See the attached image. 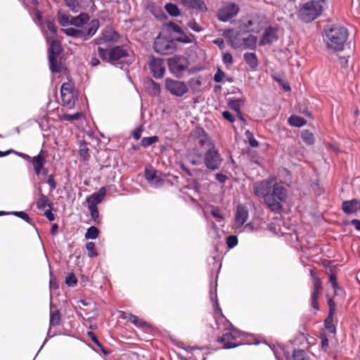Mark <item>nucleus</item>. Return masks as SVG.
Wrapping results in <instances>:
<instances>
[{
	"mask_svg": "<svg viewBox=\"0 0 360 360\" xmlns=\"http://www.w3.org/2000/svg\"><path fill=\"white\" fill-rule=\"evenodd\" d=\"M324 41L328 49L342 51L348 38L347 30L341 25H333L325 30Z\"/></svg>",
	"mask_w": 360,
	"mask_h": 360,
	"instance_id": "obj_1",
	"label": "nucleus"
},
{
	"mask_svg": "<svg viewBox=\"0 0 360 360\" xmlns=\"http://www.w3.org/2000/svg\"><path fill=\"white\" fill-rule=\"evenodd\" d=\"M327 1L328 0H311L307 2L299 11L300 18L305 22L313 21L327 8Z\"/></svg>",
	"mask_w": 360,
	"mask_h": 360,
	"instance_id": "obj_2",
	"label": "nucleus"
},
{
	"mask_svg": "<svg viewBox=\"0 0 360 360\" xmlns=\"http://www.w3.org/2000/svg\"><path fill=\"white\" fill-rule=\"evenodd\" d=\"M288 196V191L285 186L275 181L271 191L266 198V205L273 212H279L282 210V203Z\"/></svg>",
	"mask_w": 360,
	"mask_h": 360,
	"instance_id": "obj_3",
	"label": "nucleus"
},
{
	"mask_svg": "<svg viewBox=\"0 0 360 360\" xmlns=\"http://www.w3.org/2000/svg\"><path fill=\"white\" fill-rule=\"evenodd\" d=\"M42 30L49 44L48 51L50 68L53 73L62 72L64 70L63 65L60 63H57L56 60V57L59 55L61 51L60 43L57 37H50L44 28H42Z\"/></svg>",
	"mask_w": 360,
	"mask_h": 360,
	"instance_id": "obj_4",
	"label": "nucleus"
},
{
	"mask_svg": "<svg viewBox=\"0 0 360 360\" xmlns=\"http://www.w3.org/2000/svg\"><path fill=\"white\" fill-rule=\"evenodd\" d=\"M99 27V21L92 20L84 30L68 27L62 29L61 32L70 37L86 40L94 36Z\"/></svg>",
	"mask_w": 360,
	"mask_h": 360,
	"instance_id": "obj_5",
	"label": "nucleus"
},
{
	"mask_svg": "<svg viewBox=\"0 0 360 360\" xmlns=\"http://www.w3.org/2000/svg\"><path fill=\"white\" fill-rule=\"evenodd\" d=\"M266 25V19L257 15L246 16L240 20L239 29L246 32H259Z\"/></svg>",
	"mask_w": 360,
	"mask_h": 360,
	"instance_id": "obj_6",
	"label": "nucleus"
},
{
	"mask_svg": "<svg viewBox=\"0 0 360 360\" xmlns=\"http://www.w3.org/2000/svg\"><path fill=\"white\" fill-rule=\"evenodd\" d=\"M245 334L234 328L218 338L217 341L223 344V348L230 349L245 343Z\"/></svg>",
	"mask_w": 360,
	"mask_h": 360,
	"instance_id": "obj_7",
	"label": "nucleus"
},
{
	"mask_svg": "<svg viewBox=\"0 0 360 360\" xmlns=\"http://www.w3.org/2000/svg\"><path fill=\"white\" fill-rule=\"evenodd\" d=\"M60 96L63 106L68 109L74 108L77 97L75 90L74 83L72 81L64 82L62 84L60 88Z\"/></svg>",
	"mask_w": 360,
	"mask_h": 360,
	"instance_id": "obj_8",
	"label": "nucleus"
},
{
	"mask_svg": "<svg viewBox=\"0 0 360 360\" xmlns=\"http://www.w3.org/2000/svg\"><path fill=\"white\" fill-rule=\"evenodd\" d=\"M165 88L170 94L176 97H182L189 91L185 82L169 77L165 79Z\"/></svg>",
	"mask_w": 360,
	"mask_h": 360,
	"instance_id": "obj_9",
	"label": "nucleus"
},
{
	"mask_svg": "<svg viewBox=\"0 0 360 360\" xmlns=\"http://www.w3.org/2000/svg\"><path fill=\"white\" fill-rule=\"evenodd\" d=\"M99 56L104 60L115 64L120 60L127 57V52L120 46H116L110 49H103L101 47L98 49Z\"/></svg>",
	"mask_w": 360,
	"mask_h": 360,
	"instance_id": "obj_10",
	"label": "nucleus"
},
{
	"mask_svg": "<svg viewBox=\"0 0 360 360\" xmlns=\"http://www.w3.org/2000/svg\"><path fill=\"white\" fill-rule=\"evenodd\" d=\"M240 11L238 4L231 2H224L217 11V18L221 22H227L236 17Z\"/></svg>",
	"mask_w": 360,
	"mask_h": 360,
	"instance_id": "obj_11",
	"label": "nucleus"
},
{
	"mask_svg": "<svg viewBox=\"0 0 360 360\" xmlns=\"http://www.w3.org/2000/svg\"><path fill=\"white\" fill-rule=\"evenodd\" d=\"M169 70L176 77H181L189 65L188 60L184 56H175L168 60Z\"/></svg>",
	"mask_w": 360,
	"mask_h": 360,
	"instance_id": "obj_12",
	"label": "nucleus"
},
{
	"mask_svg": "<svg viewBox=\"0 0 360 360\" xmlns=\"http://www.w3.org/2000/svg\"><path fill=\"white\" fill-rule=\"evenodd\" d=\"M202 162L207 169L214 171L219 168L222 158L216 147H212L205 152Z\"/></svg>",
	"mask_w": 360,
	"mask_h": 360,
	"instance_id": "obj_13",
	"label": "nucleus"
},
{
	"mask_svg": "<svg viewBox=\"0 0 360 360\" xmlns=\"http://www.w3.org/2000/svg\"><path fill=\"white\" fill-rule=\"evenodd\" d=\"M154 49L160 54H170L175 51V43L168 37L160 34L155 39Z\"/></svg>",
	"mask_w": 360,
	"mask_h": 360,
	"instance_id": "obj_14",
	"label": "nucleus"
},
{
	"mask_svg": "<svg viewBox=\"0 0 360 360\" xmlns=\"http://www.w3.org/2000/svg\"><path fill=\"white\" fill-rule=\"evenodd\" d=\"M276 179L273 177L267 179L255 182L253 184V192L254 194L257 197H261L264 199L266 203V198L271 191L272 186Z\"/></svg>",
	"mask_w": 360,
	"mask_h": 360,
	"instance_id": "obj_15",
	"label": "nucleus"
},
{
	"mask_svg": "<svg viewBox=\"0 0 360 360\" xmlns=\"http://www.w3.org/2000/svg\"><path fill=\"white\" fill-rule=\"evenodd\" d=\"M46 153L43 150H41L37 155L32 158L31 162L37 175H46L48 174V169L44 167L46 162Z\"/></svg>",
	"mask_w": 360,
	"mask_h": 360,
	"instance_id": "obj_16",
	"label": "nucleus"
},
{
	"mask_svg": "<svg viewBox=\"0 0 360 360\" xmlns=\"http://www.w3.org/2000/svg\"><path fill=\"white\" fill-rule=\"evenodd\" d=\"M229 41L231 45L235 49L239 48L240 46H244L245 49H255L256 48L257 38L253 35H248L246 38H244L243 41H240L236 37H230Z\"/></svg>",
	"mask_w": 360,
	"mask_h": 360,
	"instance_id": "obj_17",
	"label": "nucleus"
},
{
	"mask_svg": "<svg viewBox=\"0 0 360 360\" xmlns=\"http://www.w3.org/2000/svg\"><path fill=\"white\" fill-rule=\"evenodd\" d=\"M151 73L155 78H162L165 72L164 61L161 58L151 57L149 62Z\"/></svg>",
	"mask_w": 360,
	"mask_h": 360,
	"instance_id": "obj_18",
	"label": "nucleus"
},
{
	"mask_svg": "<svg viewBox=\"0 0 360 360\" xmlns=\"http://www.w3.org/2000/svg\"><path fill=\"white\" fill-rule=\"evenodd\" d=\"M310 274L314 279V290L311 293V306L315 309H319L318 297L321 290V281L319 278L314 270L310 271Z\"/></svg>",
	"mask_w": 360,
	"mask_h": 360,
	"instance_id": "obj_19",
	"label": "nucleus"
},
{
	"mask_svg": "<svg viewBox=\"0 0 360 360\" xmlns=\"http://www.w3.org/2000/svg\"><path fill=\"white\" fill-rule=\"evenodd\" d=\"M277 39V29L273 27H268L259 42V45L264 46L270 44Z\"/></svg>",
	"mask_w": 360,
	"mask_h": 360,
	"instance_id": "obj_20",
	"label": "nucleus"
},
{
	"mask_svg": "<svg viewBox=\"0 0 360 360\" xmlns=\"http://www.w3.org/2000/svg\"><path fill=\"white\" fill-rule=\"evenodd\" d=\"M248 217V211L243 205L237 207L235 216V225L237 228L241 227L247 221Z\"/></svg>",
	"mask_w": 360,
	"mask_h": 360,
	"instance_id": "obj_21",
	"label": "nucleus"
},
{
	"mask_svg": "<svg viewBox=\"0 0 360 360\" xmlns=\"http://www.w3.org/2000/svg\"><path fill=\"white\" fill-rule=\"evenodd\" d=\"M342 209L347 214L356 213L360 210V200L356 199L345 200L342 203Z\"/></svg>",
	"mask_w": 360,
	"mask_h": 360,
	"instance_id": "obj_22",
	"label": "nucleus"
},
{
	"mask_svg": "<svg viewBox=\"0 0 360 360\" xmlns=\"http://www.w3.org/2000/svg\"><path fill=\"white\" fill-rule=\"evenodd\" d=\"M145 177L150 184L154 187L162 186L164 184V180L157 175V172L154 169H146Z\"/></svg>",
	"mask_w": 360,
	"mask_h": 360,
	"instance_id": "obj_23",
	"label": "nucleus"
},
{
	"mask_svg": "<svg viewBox=\"0 0 360 360\" xmlns=\"http://www.w3.org/2000/svg\"><path fill=\"white\" fill-rule=\"evenodd\" d=\"M106 191L104 187L101 188L98 192L94 193L87 198L88 207H96L98 204L101 202L104 196L105 195Z\"/></svg>",
	"mask_w": 360,
	"mask_h": 360,
	"instance_id": "obj_24",
	"label": "nucleus"
},
{
	"mask_svg": "<svg viewBox=\"0 0 360 360\" xmlns=\"http://www.w3.org/2000/svg\"><path fill=\"white\" fill-rule=\"evenodd\" d=\"M186 158L193 165H198L202 162V156L199 150L196 148H193L188 150L186 153Z\"/></svg>",
	"mask_w": 360,
	"mask_h": 360,
	"instance_id": "obj_25",
	"label": "nucleus"
},
{
	"mask_svg": "<svg viewBox=\"0 0 360 360\" xmlns=\"http://www.w3.org/2000/svg\"><path fill=\"white\" fill-rule=\"evenodd\" d=\"M181 4L191 10L205 11L207 9L203 0H181Z\"/></svg>",
	"mask_w": 360,
	"mask_h": 360,
	"instance_id": "obj_26",
	"label": "nucleus"
},
{
	"mask_svg": "<svg viewBox=\"0 0 360 360\" xmlns=\"http://www.w3.org/2000/svg\"><path fill=\"white\" fill-rule=\"evenodd\" d=\"M89 20V16L86 13H81L77 17H72L70 25L77 27H82Z\"/></svg>",
	"mask_w": 360,
	"mask_h": 360,
	"instance_id": "obj_27",
	"label": "nucleus"
},
{
	"mask_svg": "<svg viewBox=\"0 0 360 360\" xmlns=\"http://www.w3.org/2000/svg\"><path fill=\"white\" fill-rule=\"evenodd\" d=\"M288 123L291 126L296 127H300L305 125L307 122L302 117H300L297 115H291L288 118Z\"/></svg>",
	"mask_w": 360,
	"mask_h": 360,
	"instance_id": "obj_28",
	"label": "nucleus"
},
{
	"mask_svg": "<svg viewBox=\"0 0 360 360\" xmlns=\"http://www.w3.org/2000/svg\"><path fill=\"white\" fill-rule=\"evenodd\" d=\"M244 59L251 68H255L258 65L257 58L254 53H245Z\"/></svg>",
	"mask_w": 360,
	"mask_h": 360,
	"instance_id": "obj_29",
	"label": "nucleus"
},
{
	"mask_svg": "<svg viewBox=\"0 0 360 360\" xmlns=\"http://www.w3.org/2000/svg\"><path fill=\"white\" fill-rule=\"evenodd\" d=\"M198 143L202 146H206L208 149L212 148V147H215L211 139L205 134L204 131L203 134L199 136Z\"/></svg>",
	"mask_w": 360,
	"mask_h": 360,
	"instance_id": "obj_30",
	"label": "nucleus"
},
{
	"mask_svg": "<svg viewBox=\"0 0 360 360\" xmlns=\"http://www.w3.org/2000/svg\"><path fill=\"white\" fill-rule=\"evenodd\" d=\"M201 84L202 82L200 77H193L188 80V84L187 85L193 92H196L199 90Z\"/></svg>",
	"mask_w": 360,
	"mask_h": 360,
	"instance_id": "obj_31",
	"label": "nucleus"
},
{
	"mask_svg": "<svg viewBox=\"0 0 360 360\" xmlns=\"http://www.w3.org/2000/svg\"><path fill=\"white\" fill-rule=\"evenodd\" d=\"M301 137L303 141L307 145H313L314 143L315 139L314 134L308 130L302 131Z\"/></svg>",
	"mask_w": 360,
	"mask_h": 360,
	"instance_id": "obj_32",
	"label": "nucleus"
},
{
	"mask_svg": "<svg viewBox=\"0 0 360 360\" xmlns=\"http://www.w3.org/2000/svg\"><path fill=\"white\" fill-rule=\"evenodd\" d=\"M165 10L172 16L176 17L180 15V10L178 6L174 4H167L165 5Z\"/></svg>",
	"mask_w": 360,
	"mask_h": 360,
	"instance_id": "obj_33",
	"label": "nucleus"
},
{
	"mask_svg": "<svg viewBox=\"0 0 360 360\" xmlns=\"http://www.w3.org/2000/svg\"><path fill=\"white\" fill-rule=\"evenodd\" d=\"M60 315L58 310L51 311L50 314V326H56L60 324Z\"/></svg>",
	"mask_w": 360,
	"mask_h": 360,
	"instance_id": "obj_34",
	"label": "nucleus"
},
{
	"mask_svg": "<svg viewBox=\"0 0 360 360\" xmlns=\"http://www.w3.org/2000/svg\"><path fill=\"white\" fill-rule=\"evenodd\" d=\"M159 141V138L157 136H153L150 137H143L141 141V144L144 148L149 147L153 143H157Z\"/></svg>",
	"mask_w": 360,
	"mask_h": 360,
	"instance_id": "obj_35",
	"label": "nucleus"
},
{
	"mask_svg": "<svg viewBox=\"0 0 360 360\" xmlns=\"http://www.w3.org/2000/svg\"><path fill=\"white\" fill-rule=\"evenodd\" d=\"M82 115H82V112H76V113L72 114V115L63 114V115L60 116V119L61 120H66V121L72 122L74 120H77L82 118Z\"/></svg>",
	"mask_w": 360,
	"mask_h": 360,
	"instance_id": "obj_36",
	"label": "nucleus"
},
{
	"mask_svg": "<svg viewBox=\"0 0 360 360\" xmlns=\"http://www.w3.org/2000/svg\"><path fill=\"white\" fill-rule=\"evenodd\" d=\"M99 231L96 226L89 227L86 233L85 238L86 239H96L98 236Z\"/></svg>",
	"mask_w": 360,
	"mask_h": 360,
	"instance_id": "obj_37",
	"label": "nucleus"
},
{
	"mask_svg": "<svg viewBox=\"0 0 360 360\" xmlns=\"http://www.w3.org/2000/svg\"><path fill=\"white\" fill-rule=\"evenodd\" d=\"M181 34V35L176 39L179 42H182L184 44H190L195 41V37L193 34L187 35L183 32Z\"/></svg>",
	"mask_w": 360,
	"mask_h": 360,
	"instance_id": "obj_38",
	"label": "nucleus"
},
{
	"mask_svg": "<svg viewBox=\"0 0 360 360\" xmlns=\"http://www.w3.org/2000/svg\"><path fill=\"white\" fill-rule=\"evenodd\" d=\"M210 298L213 302L214 304V309L216 312L219 313V314H221V309H220L218 303V300L217 299V295H216V287L214 288V292L212 290L210 291Z\"/></svg>",
	"mask_w": 360,
	"mask_h": 360,
	"instance_id": "obj_39",
	"label": "nucleus"
},
{
	"mask_svg": "<svg viewBox=\"0 0 360 360\" xmlns=\"http://www.w3.org/2000/svg\"><path fill=\"white\" fill-rule=\"evenodd\" d=\"M71 19L69 17L62 13H59L58 15V21L63 27H66L70 25Z\"/></svg>",
	"mask_w": 360,
	"mask_h": 360,
	"instance_id": "obj_40",
	"label": "nucleus"
},
{
	"mask_svg": "<svg viewBox=\"0 0 360 360\" xmlns=\"http://www.w3.org/2000/svg\"><path fill=\"white\" fill-rule=\"evenodd\" d=\"M48 201V198L45 195L40 193L39 198L37 202V207L39 210H44L46 207Z\"/></svg>",
	"mask_w": 360,
	"mask_h": 360,
	"instance_id": "obj_41",
	"label": "nucleus"
},
{
	"mask_svg": "<svg viewBox=\"0 0 360 360\" xmlns=\"http://www.w3.org/2000/svg\"><path fill=\"white\" fill-rule=\"evenodd\" d=\"M86 248L88 251V255L90 257H94L97 256V252L96 250L95 243L93 242H89L86 245Z\"/></svg>",
	"mask_w": 360,
	"mask_h": 360,
	"instance_id": "obj_42",
	"label": "nucleus"
},
{
	"mask_svg": "<svg viewBox=\"0 0 360 360\" xmlns=\"http://www.w3.org/2000/svg\"><path fill=\"white\" fill-rule=\"evenodd\" d=\"M294 360H309L304 350H295L293 353Z\"/></svg>",
	"mask_w": 360,
	"mask_h": 360,
	"instance_id": "obj_43",
	"label": "nucleus"
},
{
	"mask_svg": "<svg viewBox=\"0 0 360 360\" xmlns=\"http://www.w3.org/2000/svg\"><path fill=\"white\" fill-rule=\"evenodd\" d=\"M245 135L250 146L254 148L258 146L259 143L255 139L252 132H250V131H246Z\"/></svg>",
	"mask_w": 360,
	"mask_h": 360,
	"instance_id": "obj_44",
	"label": "nucleus"
},
{
	"mask_svg": "<svg viewBox=\"0 0 360 360\" xmlns=\"http://www.w3.org/2000/svg\"><path fill=\"white\" fill-rule=\"evenodd\" d=\"M211 214L218 222L223 221L224 217L218 207H213L211 210Z\"/></svg>",
	"mask_w": 360,
	"mask_h": 360,
	"instance_id": "obj_45",
	"label": "nucleus"
},
{
	"mask_svg": "<svg viewBox=\"0 0 360 360\" xmlns=\"http://www.w3.org/2000/svg\"><path fill=\"white\" fill-rule=\"evenodd\" d=\"M129 321L136 326H143L146 325V323L142 319H139L138 316L135 315H130L129 317Z\"/></svg>",
	"mask_w": 360,
	"mask_h": 360,
	"instance_id": "obj_46",
	"label": "nucleus"
},
{
	"mask_svg": "<svg viewBox=\"0 0 360 360\" xmlns=\"http://www.w3.org/2000/svg\"><path fill=\"white\" fill-rule=\"evenodd\" d=\"M67 6L75 12H77L79 8V3L77 0H64Z\"/></svg>",
	"mask_w": 360,
	"mask_h": 360,
	"instance_id": "obj_47",
	"label": "nucleus"
},
{
	"mask_svg": "<svg viewBox=\"0 0 360 360\" xmlns=\"http://www.w3.org/2000/svg\"><path fill=\"white\" fill-rule=\"evenodd\" d=\"M46 25L47 29L50 32V34H49L50 37H57L56 36V27L54 25L53 22L51 20H48L46 22Z\"/></svg>",
	"mask_w": 360,
	"mask_h": 360,
	"instance_id": "obj_48",
	"label": "nucleus"
},
{
	"mask_svg": "<svg viewBox=\"0 0 360 360\" xmlns=\"http://www.w3.org/2000/svg\"><path fill=\"white\" fill-rule=\"evenodd\" d=\"M79 153L84 160H87L89 158V148L86 144H82L80 146Z\"/></svg>",
	"mask_w": 360,
	"mask_h": 360,
	"instance_id": "obj_49",
	"label": "nucleus"
},
{
	"mask_svg": "<svg viewBox=\"0 0 360 360\" xmlns=\"http://www.w3.org/2000/svg\"><path fill=\"white\" fill-rule=\"evenodd\" d=\"M229 107L236 111L238 113L240 112V106H241V101L240 100H233L231 101L229 103Z\"/></svg>",
	"mask_w": 360,
	"mask_h": 360,
	"instance_id": "obj_50",
	"label": "nucleus"
},
{
	"mask_svg": "<svg viewBox=\"0 0 360 360\" xmlns=\"http://www.w3.org/2000/svg\"><path fill=\"white\" fill-rule=\"evenodd\" d=\"M77 278L73 274H69L65 279V283L68 286H73L77 284Z\"/></svg>",
	"mask_w": 360,
	"mask_h": 360,
	"instance_id": "obj_51",
	"label": "nucleus"
},
{
	"mask_svg": "<svg viewBox=\"0 0 360 360\" xmlns=\"http://www.w3.org/2000/svg\"><path fill=\"white\" fill-rule=\"evenodd\" d=\"M238 243V240L235 236H229L226 239V244L229 248H234Z\"/></svg>",
	"mask_w": 360,
	"mask_h": 360,
	"instance_id": "obj_52",
	"label": "nucleus"
},
{
	"mask_svg": "<svg viewBox=\"0 0 360 360\" xmlns=\"http://www.w3.org/2000/svg\"><path fill=\"white\" fill-rule=\"evenodd\" d=\"M187 26L192 30L197 32H200L202 30V27L195 20L190 21Z\"/></svg>",
	"mask_w": 360,
	"mask_h": 360,
	"instance_id": "obj_53",
	"label": "nucleus"
},
{
	"mask_svg": "<svg viewBox=\"0 0 360 360\" xmlns=\"http://www.w3.org/2000/svg\"><path fill=\"white\" fill-rule=\"evenodd\" d=\"M88 207L91 212V215L92 219L95 221H97L98 219V217H99L98 210L97 207Z\"/></svg>",
	"mask_w": 360,
	"mask_h": 360,
	"instance_id": "obj_54",
	"label": "nucleus"
},
{
	"mask_svg": "<svg viewBox=\"0 0 360 360\" xmlns=\"http://www.w3.org/2000/svg\"><path fill=\"white\" fill-rule=\"evenodd\" d=\"M224 72L220 69H219L214 75V81L216 82H221L224 79Z\"/></svg>",
	"mask_w": 360,
	"mask_h": 360,
	"instance_id": "obj_55",
	"label": "nucleus"
},
{
	"mask_svg": "<svg viewBox=\"0 0 360 360\" xmlns=\"http://www.w3.org/2000/svg\"><path fill=\"white\" fill-rule=\"evenodd\" d=\"M223 62L226 65H230L233 63V57L230 53H225L223 56Z\"/></svg>",
	"mask_w": 360,
	"mask_h": 360,
	"instance_id": "obj_56",
	"label": "nucleus"
},
{
	"mask_svg": "<svg viewBox=\"0 0 360 360\" xmlns=\"http://www.w3.org/2000/svg\"><path fill=\"white\" fill-rule=\"evenodd\" d=\"M47 183L51 188V191H53L56 188V183L54 180L53 175L51 174L48 177Z\"/></svg>",
	"mask_w": 360,
	"mask_h": 360,
	"instance_id": "obj_57",
	"label": "nucleus"
},
{
	"mask_svg": "<svg viewBox=\"0 0 360 360\" xmlns=\"http://www.w3.org/2000/svg\"><path fill=\"white\" fill-rule=\"evenodd\" d=\"M13 214L18 217L24 219L26 221H30V217L25 212H13Z\"/></svg>",
	"mask_w": 360,
	"mask_h": 360,
	"instance_id": "obj_58",
	"label": "nucleus"
},
{
	"mask_svg": "<svg viewBox=\"0 0 360 360\" xmlns=\"http://www.w3.org/2000/svg\"><path fill=\"white\" fill-rule=\"evenodd\" d=\"M330 282L332 285V287L335 290L338 288V284L336 279V276L335 274H331L330 276Z\"/></svg>",
	"mask_w": 360,
	"mask_h": 360,
	"instance_id": "obj_59",
	"label": "nucleus"
},
{
	"mask_svg": "<svg viewBox=\"0 0 360 360\" xmlns=\"http://www.w3.org/2000/svg\"><path fill=\"white\" fill-rule=\"evenodd\" d=\"M222 115L225 120L229 121L230 122H233L235 121L234 116L229 111H224L222 113Z\"/></svg>",
	"mask_w": 360,
	"mask_h": 360,
	"instance_id": "obj_60",
	"label": "nucleus"
},
{
	"mask_svg": "<svg viewBox=\"0 0 360 360\" xmlns=\"http://www.w3.org/2000/svg\"><path fill=\"white\" fill-rule=\"evenodd\" d=\"M33 12H34V17H35V19H34L35 22H36L37 24L40 25V24H41V19H42L41 12H40L39 10H37V9H34V10L33 11Z\"/></svg>",
	"mask_w": 360,
	"mask_h": 360,
	"instance_id": "obj_61",
	"label": "nucleus"
},
{
	"mask_svg": "<svg viewBox=\"0 0 360 360\" xmlns=\"http://www.w3.org/2000/svg\"><path fill=\"white\" fill-rule=\"evenodd\" d=\"M328 306H329V314L330 316H333L335 311V304L332 299H329L328 300Z\"/></svg>",
	"mask_w": 360,
	"mask_h": 360,
	"instance_id": "obj_62",
	"label": "nucleus"
},
{
	"mask_svg": "<svg viewBox=\"0 0 360 360\" xmlns=\"http://www.w3.org/2000/svg\"><path fill=\"white\" fill-rule=\"evenodd\" d=\"M142 131H143V129H142V127H139L136 128V129L133 131V137H134L136 140H139V139L141 138Z\"/></svg>",
	"mask_w": 360,
	"mask_h": 360,
	"instance_id": "obj_63",
	"label": "nucleus"
},
{
	"mask_svg": "<svg viewBox=\"0 0 360 360\" xmlns=\"http://www.w3.org/2000/svg\"><path fill=\"white\" fill-rule=\"evenodd\" d=\"M88 335L91 338V339L94 341L95 344H96L99 347H102L101 344L100 343L96 335L93 332H89Z\"/></svg>",
	"mask_w": 360,
	"mask_h": 360,
	"instance_id": "obj_64",
	"label": "nucleus"
}]
</instances>
